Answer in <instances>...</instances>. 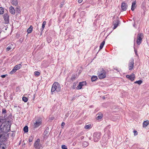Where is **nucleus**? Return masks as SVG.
<instances>
[{
    "label": "nucleus",
    "mask_w": 149,
    "mask_h": 149,
    "mask_svg": "<svg viewBox=\"0 0 149 149\" xmlns=\"http://www.w3.org/2000/svg\"><path fill=\"white\" fill-rule=\"evenodd\" d=\"M11 124L9 121H8L6 123L2 124L0 126L1 131L7 133L10 130Z\"/></svg>",
    "instance_id": "1"
},
{
    "label": "nucleus",
    "mask_w": 149,
    "mask_h": 149,
    "mask_svg": "<svg viewBox=\"0 0 149 149\" xmlns=\"http://www.w3.org/2000/svg\"><path fill=\"white\" fill-rule=\"evenodd\" d=\"M61 86L59 83L55 82L53 84L51 89V91L53 92L56 91V92H58L61 91Z\"/></svg>",
    "instance_id": "2"
},
{
    "label": "nucleus",
    "mask_w": 149,
    "mask_h": 149,
    "mask_svg": "<svg viewBox=\"0 0 149 149\" xmlns=\"http://www.w3.org/2000/svg\"><path fill=\"white\" fill-rule=\"evenodd\" d=\"M40 139H38L34 144V147L36 149H42L43 147L40 143Z\"/></svg>",
    "instance_id": "3"
},
{
    "label": "nucleus",
    "mask_w": 149,
    "mask_h": 149,
    "mask_svg": "<svg viewBox=\"0 0 149 149\" xmlns=\"http://www.w3.org/2000/svg\"><path fill=\"white\" fill-rule=\"evenodd\" d=\"M101 136V133L100 132L94 133L93 134L94 141L95 142H97L99 141Z\"/></svg>",
    "instance_id": "4"
},
{
    "label": "nucleus",
    "mask_w": 149,
    "mask_h": 149,
    "mask_svg": "<svg viewBox=\"0 0 149 149\" xmlns=\"http://www.w3.org/2000/svg\"><path fill=\"white\" fill-rule=\"evenodd\" d=\"M143 35L142 33H139L137 35L136 43L138 45H139L141 42Z\"/></svg>",
    "instance_id": "5"
},
{
    "label": "nucleus",
    "mask_w": 149,
    "mask_h": 149,
    "mask_svg": "<svg viewBox=\"0 0 149 149\" xmlns=\"http://www.w3.org/2000/svg\"><path fill=\"white\" fill-rule=\"evenodd\" d=\"M98 74V77L99 79H104L106 77V73L104 70H103L101 72H99Z\"/></svg>",
    "instance_id": "6"
},
{
    "label": "nucleus",
    "mask_w": 149,
    "mask_h": 149,
    "mask_svg": "<svg viewBox=\"0 0 149 149\" xmlns=\"http://www.w3.org/2000/svg\"><path fill=\"white\" fill-rule=\"evenodd\" d=\"M4 20V23L8 24L9 22V15L8 13H6L3 15Z\"/></svg>",
    "instance_id": "7"
},
{
    "label": "nucleus",
    "mask_w": 149,
    "mask_h": 149,
    "mask_svg": "<svg viewBox=\"0 0 149 149\" xmlns=\"http://www.w3.org/2000/svg\"><path fill=\"white\" fill-rule=\"evenodd\" d=\"M134 59L133 58H132L129 61V63L128 64V67L129 68V70H131L133 68L134 65Z\"/></svg>",
    "instance_id": "8"
},
{
    "label": "nucleus",
    "mask_w": 149,
    "mask_h": 149,
    "mask_svg": "<svg viewBox=\"0 0 149 149\" xmlns=\"http://www.w3.org/2000/svg\"><path fill=\"white\" fill-rule=\"evenodd\" d=\"M126 77L129 79L131 81H133L135 78V75L133 74H131L130 75H127L126 76Z\"/></svg>",
    "instance_id": "9"
},
{
    "label": "nucleus",
    "mask_w": 149,
    "mask_h": 149,
    "mask_svg": "<svg viewBox=\"0 0 149 149\" xmlns=\"http://www.w3.org/2000/svg\"><path fill=\"white\" fill-rule=\"evenodd\" d=\"M127 4L125 2L122 3L121 8L123 10L125 11L127 10Z\"/></svg>",
    "instance_id": "10"
},
{
    "label": "nucleus",
    "mask_w": 149,
    "mask_h": 149,
    "mask_svg": "<svg viewBox=\"0 0 149 149\" xmlns=\"http://www.w3.org/2000/svg\"><path fill=\"white\" fill-rule=\"evenodd\" d=\"M41 124V121L40 120H38V121L35 123L34 125V127L35 128H36L39 127Z\"/></svg>",
    "instance_id": "11"
},
{
    "label": "nucleus",
    "mask_w": 149,
    "mask_h": 149,
    "mask_svg": "<svg viewBox=\"0 0 149 149\" xmlns=\"http://www.w3.org/2000/svg\"><path fill=\"white\" fill-rule=\"evenodd\" d=\"M6 140V139L5 136L4 135L1 134V133H0V140L1 141H5Z\"/></svg>",
    "instance_id": "12"
},
{
    "label": "nucleus",
    "mask_w": 149,
    "mask_h": 149,
    "mask_svg": "<svg viewBox=\"0 0 149 149\" xmlns=\"http://www.w3.org/2000/svg\"><path fill=\"white\" fill-rule=\"evenodd\" d=\"M9 11L10 13L13 14H14L15 13V10L14 8L12 6H11L9 8Z\"/></svg>",
    "instance_id": "13"
},
{
    "label": "nucleus",
    "mask_w": 149,
    "mask_h": 149,
    "mask_svg": "<svg viewBox=\"0 0 149 149\" xmlns=\"http://www.w3.org/2000/svg\"><path fill=\"white\" fill-rule=\"evenodd\" d=\"M14 48V46H13V45L12 44L10 45L7 48L6 50L7 51H9L10 50H12Z\"/></svg>",
    "instance_id": "14"
},
{
    "label": "nucleus",
    "mask_w": 149,
    "mask_h": 149,
    "mask_svg": "<svg viewBox=\"0 0 149 149\" xmlns=\"http://www.w3.org/2000/svg\"><path fill=\"white\" fill-rule=\"evenodd\" d=\"M120 22L119 20H117L116 22H113V25L114 26V27L113 28V29H116L118 25L119 24Z\"/></svg>",
    "instance_id": "15"
},
{
    "label": "nucleus",
    "mask_w": 149,
    "mask_h": 149,
    "mask_svg": "<svg viewBox=\"0 0 149 149\" xmlns=\"http://www.w3.org/2000/svg\"><path fill=\"white\" fill-rule=\"evenodd\" d=\"M136 7V1H134L132 2L131 6V10L133 11Z\"/></svg>",
    "instance_id": "16"
},
{
    "label": "nucleus",
    "mask_w": 149,
    "mask_h": 149,
    "mask_svg": "<svg viewBox=\"0 0 149 149\" xmlns=\"http://www.w3.org/2000/svg\"><path fill=\"white\" fill-rule=\"evenodd\" d=\"M96 118L97 120L101 119L103 117V114L101 113H99L97 115Z\"/></svg>",
    "instance_id": "17"
},
{
    "label": "nucleus",
    "mask_w": 149,
    "mask_h": 149,
    "mask_svg": "<svg viewBox=\"0 0 149 149\" xmlns=\"http://www.w3.org/2000/svg\"><path fill=\"white\" fill-rule=\"evenodd\" d=\"M33 27L32 26H30V27L27 30V32L28 34L31 33L32 31Z\"/></svg>",
    "instance_id": "18"
},
{
    "label": "nucleus",
    "mask_w": 149,
    "mask_h": 149,
    "mask_svg": "<svg viewBox=\"0 0 149 149\" xmlns=\"http://www.w3.org/2000/svg\"><path fill=\"white\" fill-rule=\"evenodd\" d=\"M34 138V135L33 134H32L29 137V142H31L33 140Z\"/></svg>",
    "instance_id": "19"
},
{
    "label": "nucleus",
    "mask_w": 149,
    "mask_h": 149,
    "mask_svg": "<svg viewBox=\"0 0 149 149\" xmlns=\"http://www.w3.org/2000/svg\"><path fill=\"white\" fill-rule=\"evenodd\" d=\"M91 125L90 124L86 125L84 127V128L86 129H89L91 128Z\"/></svg>",
    "instance_id": "20"
},
{
    "label": "nucleus",
    "mask_w": 149,
    "mask_h": 149,
    "mask_svg": "<svg viewBox=\"0 0 149 149\" xmlns=\"http://www.w3.org/2000/svg\"><path fill=\"white\" fill-rule=\"evenodd\" d=\"M11 3L13 5L16 6L18 2L17 0H12Z\"/></svg>",
    "instance_id": "21"
},
{
    "label": "nucleus",
    "mask_w": 149,
    "mask_h": 149,
    "mask_svg": "<svg viewBox=\"0 0 149 149\" xmlns=\"http://www.w3.org/2000/svg\"><path fill=\"white\" fill-rule=\"evenodd\" d=\"M105 41H103V42L100 44V50L102 49L103 47V46L105 44Z\"/></svg>",
    "instance_id": "22"
},
{
    "label": "nucleus",
    "mask_w": 149,
    "mask_h": 149,
    "mask_svg": "<svg viewBox=\"0 0 149 149\" xmlns=\"http://www.w3.org/2000/svg\"><path fill=\"white\" fill-rule=\"evenodd\" d=\"M97 76H93L91 77V80L92 81H95L97 79Z\"/></svg>",
    "instance_id": "23"
},
{
    "label": "nucleus",
    "mask_w": 149,
    "mask_h": 149,
    "mask_svg": "<svg viewBox=\"0 0 149 149\" xmlns=\"http://www.w3.org/2000/svg\"><path fill=\"white\" fill-rule=\"evenodd\" d=\"M24 132H28V127L27 126H25L23 129Z\"/></svg>",
    "instance_id": "24"
},
{
    "label": "nucleus",
    "mask_w": 149,
    "mask_h": 149,
    "mask_svg": "<svg viewBox=\"0 0 149 149\" xmlns=\"http://www.w3.org/2000/svg\"><path fill=\"white\" fill-rule=\"evenodd\" d=\"M4 13V9L2 7H0V14L2 15Z\"/></svg>",
    "instance_id": "25"
},
{
    "label": "nucleus",
    "mask_w": 149,
    "mask_h": 149,
    "mask_svg": "<svg viewBox=\"0 0 149 149\" xmlns=\"http://www.w3.org/2000/svg\"><path fill=\"white\" fill-rule=\"evenodd\" d=\"M79 83L80 84L82 87L86 85V83L85 81L80 82Z\"/></svg>",
    "instance_id": "26"
},
{
    "label": "nucleus",
    "mask_w": 149,
    "mask_h": 149,
    "mask_svg": "<svg viewBox=\"0 0 149 149\" xmlns=\"http://www.w3.org/2000/svg\"><path fill=\"white\" fill-rule=\"evenodd\" d=\"M148 123L146 121H145L143 123V127H146L148 125Z\"/></svg>",
    "instance_id": "27"
},
{
    "label": "nucleus",
    "mask_w": 149,
    "mask_h": 149,
    "mask_svg": "<svg viewBox=\"0 0 149 149\" xmlns=\"http://www.w3.org/2000/svg\"><path fill=\"white\" fill-rule=\"evenodd\" d=\"M142 83V81L141 80L137 81L134 82L135 83L138 84L139 85H140Z\"/></svg>",
    "instance_id": "28"
},
{
    "label": "nucleus",
    "mask_w": 149,
    "mask_h": 149,
    "mask_svg": "<svg viewBox=\"0 0 149 149\" xmlns=\"http://www.w3.org/2000/svg\"><path fill=\"white\" fill-rule=\"evenodd\" d=\"M22 100L24 101V102H26L28 100V99L27 98L23 97L22 98Z\"/></svg>",
    "instance_id": "29"
},
{
    "label": "nucleus",
    "mask_w": 149,
    "mask_h": 149,
    "mask_svg": "<svg viewBox=\"0 0 149 149\" xmlns=\"http://www.w3.org/2000/svg\"><path fill=\"white\" fill-rule=\"evenodd\" d=\"M34 73L35 75L37 76H38L40 74V73L37 71L35 72Z\"/></svg>",
    "instance_id": "30"
},
{
    "label": "nucleus",
    "mask_w": 149,
    "mask_h": 149,
    "mask_svg": "<svg viewBox=\"0 0 149 149\" xmlns=\"http://www.w3.org/2000/svg\"><path fill=\"white\" fill-rule=\"evenodd\" d=\"M76 78L74 74H72L71 77V79L72 81L74 80Z\"/></svg>",
    "instance_id": "31"
},
{
    "label": "nucleus",
    "mask_w": 149,
    "mask_h": 149,
    "mask_svg": "<svg viewBox=\"0 0 149 149\" xmlns=\"http://www.w3.org/2000/svg\"><path fill=\"white\" fill-rule=\"evenodd\" d=\"M82 87L81 86L80 84L79 83L78 86H77L76 88L77 90H80L82 88Z\"/></svg>",
    "instance_id": "32"
},
{
    "label": "nucleus",
    "mask_w": 149,
    "mask_h": 149,
    "mask_svg": "<svg viewBox=\"0 0 149 149\" xmlns=\"http://www.w3.org/2000/svg\"><path fill=\"white\" fill-rule=\"evenodd\" d=\"M82 87L81 86L80 84L79 83L78 86H77L76 88L77 90H80L82 88Z\"/></svg>",
    "instance_id": "33"
},
{
    "label": "nucleus",
    "mask_w": 149,
    "mask_h": 149,
    "mask_svg": "<svg viewBox=\"0 0 149 149\" xmlns=\"http://www.w3.org/2000/svg\"><path fill=\"white\" fill-rule=\"evenodd\" d=\"M16 71V70H14V69H13L11 71H10V74H12L14 73Z\"/></svg>",
    "instance_id": "34"
},
{
    "label": "nucleus",
    "mask_w": 149,
    "mask_h": 149,
    "mask_svg": "<svg viewBox=\"0 0 149 149\" xmlns=\"http://www.w3.org/2000/svg\"><path fill=\"white\" fill-rule=\"evenodd\" d=\"M61 148L62 149H68L67 146L64 145H63L61 146Z\"/></svg>",
    "instance_id": "35"
},
{
    "label": "nucleus",
    "mask_w": 149,
    "mask_h": 149,
    "mask_svg": "<svg viewBox=\"0 0 149 149\" xmlns=\"http://www.w3.org/2000/svg\"><path fill=\"white\" fill-rule=\"evenodd\" d=\"M46 21H44L43 23H42V27L43 28H45V25L46 24Z\"/></svg>",
    "instance_id": "36"
},
{
    "label": "nucleus",
    "mask_w": 149,
    "mask_h": 149,
    "mask_svg": "<svg viewBox=\"0 0 149 149\" xmlns=\"http://www.w3.org/2000/svg\"><path fill=\"white\" fill-rule=\"evenodd\" d=\"M14 70H16L17 71V70H18L19 69V67L18 66V65H17L15 66L14 67Z\"/></svg>",
    "instance_id": "37"
},
{
    "label": "nucleus",
    "mask_w": 149,
    "mask_h": 149,
    "mask_svg": "<svg viewBox=\"0 0 149 149\" xmlns=\"http://www.w3.org/2000/svg\"><path fill=\"white\" fill-rule=\"evenodd\" d=\"M76 88V84L74 83L73 84V86H72V88L73 89H74Z\"/></svg>",
    "instance_id": "38"
},
{
    "label": "nucleus",
    "mask_w": 149,
    "mask_h": 149,
    "mask_svg": "<svg viewBox=\"0 0 149 149\" xmlns=\"http://www.w3.org/2000/svg\"><path fill=\"white\" fill-rule=\"evenodd\" d=\"M2 113H6V110L4 109H2Z\"/></svg>",
    "instance_id": "39"
},
{
    "label": "nucleus",
    "mask_w": 149,
    "mask_h": 149,
    "mask_svg": "<svg viewBox=\"0 0 149 149\" xmlns=\"http://www.w3.org/2000/svg\"><path fill=\"white\" fill-rule=\"evenodd\" d=\"M134 135H136L137 134V132L136 131L134 130Z\"/></svg>",
    "instance_id": "40"
},
{
    "label": "nucleus",
    "mask_w": 149,
    "mask_h": 149,
    "mask_svg": "<svg viewBox=\"0 0 149 149\" xmlns=\"http://www.w3.org/2000/svg\"><path fill=\"white\" fill-rule=\"evenodd\" d=\"M7 75V74H6V75H1V77L2 78H5Z\"/></svg>",
    "instance_id": "41"
},
{
    "label": "nucleus",
    "mask_w": 149,
    "mask_h": 149,
    "mask_svg": "<svg viewBox=\"0 0 149 149\" xmlns=\"http://www.w3.org/2000/svg\"><path fill=\"white\" fill-rule=\"evenodd\" d=\"M134 52H135V53L136 54V55H137V51L135 49V48L134 47Z\"/></svg>",
    "instance_id": "42"
},
{
    "label": "nucleus",
    "mask_w": 149,
    "mask_h": 149,
    "mask_svg": "<svg viewBox=\"0 0 149 149\" xmlns=\"http://www.w3.org/2000/svg\"><path fill=\"white\" fill-rule=\"evenodd\" d=\"M78 2L79 3H81L83 1V0H78Z\"/></svg>",
    "instance_id": "43"
},
{
    "label": "nucleus",
    "mask_w": 149,
    "mask_h": 149,
    "mask_svg": "<svg viewBox=\"0 0 149 149\" xmlns=\"http://www.w3.org/2000/svg\"><path fill=\"white\" fill-rule=\"evenodd\" d=\"M65 125V123L64 122H62L61 124V126H63Z\"/></svg>",
    "instance_id": "44"
},
{
    "label": "nucleus",
    "mask_w": 149,
    "mask_h": 149,
    "mask_svg": "<svg viewBox=\"0 0 149 149\" xmlns=\"http://www.w3.org/2000/svg\"><path fill=\"white\" fill-rule=\"evenodd\" d=\"M44 28H43L42 27V28L40 29V30L42 32L43 30H44Z\"/></svg>",
    "instance_id": "45"
},
{
    "label": "nucleus",
    "mask_w": 149,
    "mask_h": 149,
    "mask_svg": "<svg viewBox=\"0 0 149 149\" xmlns=\"http://www.w3.org/2000/svg\"><path fill=\"white\" fill-rule=\"evenodd\" d=\"M47 131H46V130H45V131H44V133H47Z\"/></svg>",
    "instance_id": "46"
},
{
    "label": "nucleus",
    "mask_w": 149,
    "mask_h": 149,
    "mask_svg": "<svg viewBox=\"0 0 149 149\" xmlns=\"http://www.w3.org/2000/svg\"><path fill=\"white\" fill-rule=\"evenodd\" d=\"M60 7H62V5H60Z\"/></svg>",
    "instance_id": "47"
},
{
    "label": "nucleus",
    "mask_w": 149,
    "mask_h": 149,
    "mask_svg": "<svg viewBox=\"0 0 149 149\" xmlns=\"http://www.w3.org/2000/svg\"><path fill=\"white\" fill-rule=\"evenodd\" d=\"M20 65H21L19 64V69L20 68Z\"/></svg>",
    "instance_id": "48"
},
{
    "label": "nucleus",
    "mask_w": 149,
    "mask_h": 149,
    "mask_svg": "<svg viewBox=\"0 0 149 149\" xmlns=\"http://www.w3.org/2000/svg\"><path fill=\"white\" fill-rule=\"evenodd\" d=\"M1 33V32L0 31V34Z\"/></svg>",
    "instance_id": "49"
}]
</instances>
